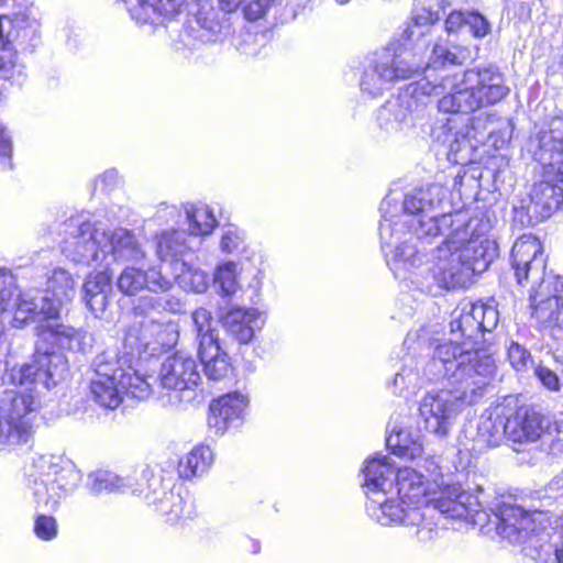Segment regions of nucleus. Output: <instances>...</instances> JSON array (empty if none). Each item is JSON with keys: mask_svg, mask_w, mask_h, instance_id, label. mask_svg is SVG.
<instances>
[{"mask_svg": "<svg viewBox=\"0 0 563 563\" xmlns=\"http://www.w3.org/2000/svg\"><path fill=\"white\" fill-rule=\"evenodd\" d=\"M25 298L10 323L21 329L30 322H37V339L34 360L19 368V382L22 385L37 382L49 389L64 379L68 372V362L60 352L86 353L91 347V336L82 328L58 322V301H44L43 306H36V300L31 299L30 295Z\"/></svg>", "mask_w": 563, "mask_h": 563, "instance_id": "1", "label": "nucleus"}, {"mask_svg": "<svg viewBox=\"0 0 563 563\" xmlns=\"http://www.w3.org/2000/svg\"><path fill=\"white\" fill-rule=\"evenodd\" d=\"M396 494L395 506L401 510H418L424 512L427 508L433 511L423 516L417 523L396 522L406 527L416 528L415 534L419 542L427 543L434 540L439 533L442 516L451 518H467L475 512L477 503L460 484H441L434 479L430 482L424 475L411 467H402L395 476Z\"/></svg>", "mask_w": 563, "mask_h": 563, "instance_id": "2", "label": "nucleus"}, {"mask_svg": "<svg viewBox=\"0 0 563 563\" xmlns=\"http://www.w3.org/2000/svg\"><path fill=\"white\" fill-rule=\"evenodd\" d=\"M79 478L75 466L59 455L37 454L25 465L24 483L37 512L33 530L38 539L52 541L57 537L58 525L51 514L58 509Z\"/></svg>", "mask_w": 563, "mask_h": 563, "instance_id": "3", "label": "nucleus"}, {"mask_svg": "<svg viewBox=\"0 0 563 563\" xmlns=\"http://www.w3.org/2000/svg\"><path fill=\"white\" fill-rule=\"evenodd\" d=\"M428 35L429 33L408 22L397 41L369 58L360 80L362 92L376 98L397 81L422 74L423 60L418 57L428 47Z\"/></svg>", "mask_w": 563, "mask_h": 563, "instance_id": "4", "label": "nucleus"}, {"mask_svg": "<svg viewBox=\"0 0 563 563\" xmlns=\"http://www.w3.org/2000/svg\"><path fill=\"white\" fill-rule=\"evenodd\" d=\"M434 86L437 95H442L438 109L444 113H472L499 102L509 92L503 74L494 66L445 76Z\"/></svg>", "mask_w": 563, "mask_h": 563, "instance_id": "5", "label": "nucleus"}, {"mask_svg": "<svg viewBox=\"0 0 563 563\" xmlns=\"http://www.w3.org/2000/svg\"><path fill=\"white\" fill-rule=\"evenodd\" d=\"M459 341L452 336L439 344L423 368V376L428 380L448 376L451 385L465 388L475 387L478 383L482 391L487 393L496 373L495 360L475 350L472 343Z\"/></svg>", "mask_w": 563, "mask_h": 563, "instance_id": "6", "label": "nucleus"}, {"mask_svg": "<svg viewBox=\"0 0 563 563\" xmlns=\"http://www.w3.org/2000/svg\"><path fill=\"white\" fill-rule=\"evenodd\" d=\"M497 531L510 543L522 544L523 553L542 563H563V516L560 522V542L552 543L551 531L544 525L542 512H527L523 508L504 504L497 515Z\"/></svg>", "mask_w": 563, "mask_h": 563, "instance_id": "7", "label": "nucleus"}, {"mask_svg": "<svg viewBox=\"0 0 563 563\" xmlns=\"http://www.w3.org/2000/svg\"><path fill=\"white\" fill-rule=\"evenodd\" d=\"M132 354L106 351L93 361L95 376L90 383L93 400L113 410L120 406L123 395L144 400L151 395L150 383L133 366Z\"/></svg>", "mask_w": 563, "mask_h": 563, "instance_id": "8", "label": "nucleus"}, {"mask_svg": "<svg viewBox=\"0 0 563 563\" xmlns=\"http://www.w3.org/2000/svg\"><path fill=\"white\" fill-rule=\"evenodd\" d=\"M388 198L380 205L379 239L382 251L395 278L411 280L418 284L419 277L424 278L429 267H423V254L412 243L415 233L405 230V222L394 220V211L399 210L398 202Z\"/></svg>", "mask_w": 563, "mask_h": 563, "instance_id": "9", "label": "nucleus"}, {"mask_svg": "<svg viewBox=\"0 0 563 563\" xmlns=\"http://www.w3.org/2000/svg\"><path fill=\"white\" fill-rule=\"evenodd\" d=\"M363 487L367 496L366 511L368 516L382 526L393 522L417 523L423 516L430 515L432 508L424 512L418 510H401L395 506L394 489L396 471L388 457L367 459L362 468Z\"/></svg>", "mask_w": 563, "mask_h": 563, "instance_id": "10", "label": "nucleus"}, {"mask_svg": "<svg viewBox=\"0 0 563 563\" xmlns=\"http://www.w3.org/2000/svg\"><path fill=\"white\" fill-rule=\"evenodd\" d=\"M444 197L445 190L442 186L430 184L412 189L401 202L391 195L386 196L382 202L388 198L394 200L393 203L397 201L399 210L394 211V220L404 221L405 230L413 232L416 239L424 240L444 235L450 229L443 224V219L455 217V213H443L439 217L437 212Z\"/></svg>", "mask_w": 563, "mask_h": 563, "instance_id": "11", "label": "nucleus"}, {"mask_svg": "<svg viewBox=\"0 0 563 563\" xmlns=\"http://www.w3.org/2000/svg\"><path fill=\"white\" fill-rule=\"evenodd\" d=\"M443 224L449 225L446 243L460 250L464 261L471 266L473 274L485 272L497 256L495 241L486 238L493 224L488 217L468 218L464 212H455V217H446Z\"/></svg>", "mask_w": 563, "mask_h": 563, "instance_id": "12", "label": "nucleus"}, {"mask_svg": "<svg viewBox=\"0 0 563 563\" xmlns=\"http://www.w3.org/2000/svg\"><path fill=\"white\" fill-rule=\"evenodd\" d=\"M485 394L481 384L472 388L451 385V388L429 391L419 402V421L426 431L443 439L464 406L478 402Z\"/></svg>", "mask_w": 563, "mask_h": 563, "instance_id": "13", "label": "nucleus"}, {"mask_svg": "<svg viewBox=\"0 0 563 563\" xmlns=\"http://www.w3.org/2000/svg\"><path fill=\"white\" fill-rule=\"evenodd\" d=\"M487 115L472 117L460 126L457 119L449 118L432 131L438 154L445 155L453 164L464 165L472 161L473 152L490 134Z\"/></svg>", "mask_w": 563, "mask_h": 563, "instance_id": "14", "label": "nucleus"}, {"mask_svg": "<svg viewBox=\"0 0 563 563\" xmlns=\"http://www.w3.org/2000/svg\"><path fill=\"white\" fill-rule=\"evenodd\" d=\"M75 294V280L73 276L63 268H54L46 280V288L43 290L31 289L24 292L18 291L14 277L5 268L0 267V314L8 313L14 317L23 299L30 295L31 299L36 300V306H43L45 302L58 301V311H60L64 300L70 299Z\"/></svg>", "mask_w": 563, "mask_h": 563, "instance_id": "15", "label": "nucleus"}, {"mask_svg": "<svg viewBox=\"0 0 563 563\" xmlns=\"http://www.w3.org/2000/svg\"><path fill=\"white\" fill-rule=\"evenodd\" d=\"M63 232L65 236L60 242V249L66 257L88 265H103V262H107L104 247L109 244L108 230L100 223L75 217L64 223Z\"/></svg>", "mask_w": 563, "mask_h": 563, "instance_id": "16", "label": "nucleus"}, {"mask_svg": "<svg viewBox=\"0 0 563 563\" xmlns=\"http://www.w3.org/2000/svg\"><path fill=\"white\" fill-rule=\"evenodd\" d=\"M141 317L130 325L123 341V353L132 354L133 361L143 355L154 356L177 343L179 333L175 322L162 321L150 313Z\"/></svg>", "mask_w": 563, "mask_h": 563, "instance_id": "17", "label": "nucleus"}, {"mask_svg": "<svg viewBox=\"0 0 563 563\" xmlns=\"http://www.w3.org/2000/svg\"><path fill=\"white\" fill-rule=\"evenodd\" d=\"M438 96L434 82L428 78L410 84L397 96L389 98L377 112V123L387 134H397L413 125V113L420 97Z\"/></svg>", "mask_w": 563, "mask_h": 563, "instance_id": "18", "label": "nucleus"}, {"mask_svg": "<svg viewBox=\"0 0 563 563\" xmlns=\"http://www.w3.org/2000/svg\"><path fill=\"white\" fill-rule=\"evenodd\" d=\"M498 322L497 310L484 303L463 300L451 313L450 333L456 340L475 343L485 331H492Z\"/></svg>", "mask_w": 563, "mask_h": 563, "instance_id": "19", "label": "nucleus"}, {"mask_svg": "<svg viewBox=\"0 0 563 563\" xmlns=\"http://www.w3.org/2000/svg\"><path fill=\"white\" fill-rule=\"evenodd\" d=\"M158 377L162 387L173 390L179 402L194 399L195 387L200 380L196 360L184 351H177L165 358Z\"/></svg>", "mask_w": 563, "mask_h": 563, "instance_id": "20", "label": "nucleus"}, {"mask_svg": "<svg viewBox=\"0 0 563 563\" xmlns=\"http://www.w3.org/2000/svg\"><path fill=\"white\" fill-rule=\"evenodd\" d=\"M543 177L532 186L529 203L514 207L515 220L525 225H534L550 218L563 203V187L553 181L551 173L544 172Z\"/></svg>", "mask_w": 563, "mask_h": 563, "instance_id": "21", "label": "nucleus"}, {"mask_svg": "<svg viewBox=\"0 0 563 563\" xmlns=\"http://www.w3.org/2000/svg\"><path fill=\"white\" fill-rule=\"evenodd\" d=\"M446 232L443 236H445L443 241V246H439L437 250V262L429 268L431 271L432 277L434 282L441 288L445 289H455L466 287L474 275L471 266L464 261L463 256H467L466 254H461L460 250H454V247H450L446 243Z\"/></svg>", "mask_w": 563, "mask_h": 563, "instance_id": "22", "label": "nucleus"}, {"mask_svg": "<svg viewBox=\"0 0 563 563\" xmlns=\"http://www.w3.org/2000/svg\"><path fill=\"white\" fill-rule=\"evenodd\" d=\"M249 397L240 391L230 393L213 400L209 406L208 426L216 434L239 428L245 420Z\"/></svg>", "mask_w": 563, "mask_h": 563, "instance_id": "23", "label": "nucleus"}, {"mask_svg": "<svg viewBox=\"0 0 563 563\" xmlns=\"http://www.w3.org/2000/svg\"><path fill=\"white\" fill-rule=\"evenodd\" d=\"M11 384L20 389H5L0 398V415L13 420H29L38 408V401L33 395V387L42 383L20 384L19 371L10 375Z\"/></svg>", "mask_w": 563, "mask_h": 563, "instance_id": "24", "label": "nucleus"}, {"mask_svg": "<svg viewBox=\"0 0 563 563\" xmlns=\"http://www.w3.org/2000/svg\"><path fill=\"white\" fill-rule=\"evenodd\" d=\"M189 12L198 27L197 36L201 42H216L230 33L231 23L228 13L216 9L209 0H196L190 5ZM191 27L196 31L194 25Z\"/></svg>", "mask_w": 563, "mask_h": 563, "instance_id": "25", "label": "nucleus"}, {"mask_svg": "<svg viewBox=\"0 0 563 563\" xmlns=\"http://www.w3.org/2000/svg\"><path fill=\"white\" fill-rule=\"evenodd\" d=\"M137 24H161L173 19L189 5V0H122Z\"/></svg>", "mask_w": 563, "mask_h": 563, "instance_id": "26", "label": "nucleus"}, {"mask_svg": "<svg viewBox=\"0 0 563 563\" xmlns=\"http://www.w3.org/2000/svg\"><path fill=\"white\" fill-rule=\"evenodd\" d=\"M172 286V280L163 276L161 271L155 267L144 271L140 267L126 266L117 279L118 289L126 296H135L143 289L164 292L169 290Z\"/></svg>", "mask_w": 563, "mask_h": 563, "instance_id": "27", "label": "nucleus"}, {"mask_svg": "<svg viewBox=\"0 0 563 563\" xmlns=\"http://www.w3.org/2000/svg\"><path fill=\"white\" fill-rule=\"evenodd\" d=\"M222 327L228 335L240 344L250 343L256 329L263 327L265 319L255 308L242 309L239 307L229 309L220 317Z\"/></svg>", "mask_w": 563, "mask_h": 563, "instance_id": "28", "label": "nucleus"}, {"mask_svg": "<svg viewBox=\"0 0 563 563\" xmlns=\"http://www.w3.org/2000/svg\"><path fill=\"white\" fill-rule=\"evenodd\" d=\"M505 423L508 440L515 443L536 441L543 432L542 416L525 407H520L514 412L510 408Z\"/></svg>", "mask_w": 563, "mask_h": 563, "instance_id": "29", "label": "nucleus"}, {"mask_svg": "<svg viewBox=\"0 0 563 563\" xmlns=\"http://www.w3.org/2000/svg\"><path fill=\"white\" fill-rule=\"evenodd\" d=\"M24 21L20 18L11 19L8 15L0 16V75L10 79L15 68V51L13 43L16 42L22 33L26 34V30L22 29Z\"/></svg>", "mask_w": 563, "mask_h": 563, "instance_id": "30", "label": "nucleus"}, {"mask_svg": "<svg viewBox=\"0 0 563 563\" xmlns=\"http://www.w3.org/2000/svg\"><path fill=\"white\" fill-rule=\"evenodd\" d=\"M109 244L107 249V262H103L104 267H108L111 261L139 263L145 257V252L136 238L126 229H115L108 231Z\"/></svg>", "mask_w": 563, "mask_h": 563, "instance_id": "31", "label": "nucleus"}, {"mask_svg": "<svg viewBox=\"0 0 563 563\" xmlns=\"http://www.w3.org/2000/svg\"><path fill=\"white\" fill-rule=\"evenodd\" d=\"M142 477L146 482L145 485H140L139 488L133 489V493H137L148 505L155 506L156 510L161 511L162 505L167 504L169 496L178 486L172 476H165L162 471L155 473L150 467L143 470Z\"/></svg>", "mask_w": 563, "mask_h": 563, "instance_id": "32", "label": "nucleus"}, {"mask_svg": "<svg viewBox=\"0 0 563 563\" xmlns=\"http://www.w3.org/2000/svg\"><path fill=\"white\" fill-rule=\"evenodd\" d=\"M112 292V276L106 267L90 273L82 285V298L87 308L96 316L102 314Z\"/></svg>", "mask_w": 563, "mask_h": 563, "instance_id": "33", "label": "nucleus"}, {"mask_svg": "<svg viewBox=\"0 0 563 563\" xmlns=\"http://www.w3.org/2000/svg\"><path fill=\"white\" fill-rule=\"evenodd\" d=\"M301 1L290 0V5L282 8L283 0H243L242 10L249 21H257L273 14L274 21L285 23L297 16V8Z\"/></svg>", "mask_w": 563, "mask_h": 563, "instance_id": "34", "label": "nucleus"}, {"mask_svg": "<svg viewBox=\"0 0 563 563\" xmlns=\"http://www.w3.org/2000/svg\"><path fill=\"white\" fill-rule=\"evenodd\" d=\"M510 408L496 406L481 416L477 424V440L487 446H497L504 438L508 440L506 419Z\"/></svg>", "mask_w": 563, "mask_h": 563, "instance_id": "35", "label": "nucleus"}, {"mask_svg": "<svg viewBox=\"0 0 563 563\" xmlns=\"http://www.w3.org/2000/svg\"><path fill=\"white\" fill-rule=\"evenodd\" d=\"M32 438L31 421L13 420L0 415V452H12L29 446Z\"/></svg>", "mask_w": 563, "mask_h": 563, "instance_id": "36", "label": "nucleus"}, {"mask_svg": "<svg viewBox=\"0 0 563 563\" xmlns=\"http://www.w3.org/2000/svg\"><path fill=\"white\" fill-rule=\"evenodd\" d=\"M386 445L394 454L406 459L413 460L423 452L421 434L406 429L396 421L386 438Z\"/></svg>", "mask_w": 563, "mask_h": 563, "instance_id": "37", "label": "nucleus"}, {"mask_svg": "<svg viewBox=\"0 0 563 563\" xmlns=\"http://www.w3.org/2000/svg\"><path fill=\"white\" fill-rule=\"evenodd\" d=\"M205 345L199 346L198 354L206 376L211 380H221L230 371L229 356L220 345L210 336L205 339Z\"/></svg>", "mask_w": 563, "mask_h": 563, "instance_id": "38", "label": "nucleus"}, {"mask_svg": "<svg viewBox=\"0 0 563 563\" xmlns=\"http://www.w3.org/2000/svg\"><path fill=\"white\" fill-rule=\"evenodd\" d=\"M538 142L534 157L540 164H549L551 158L563 155V115L551 120L549 130L539 133Z\"/></svg>", "mask_w": 563, "mask_h": 563, "instance_id": "39", "label": "nucleus"}, {"mask_svg": "<svg viewBox=\"0 0 563 563\" xmlns=\"http://www.w3.org/2000/svg\"><path fill=\"white\" fill-rule=\"evenodd\" d=\"M192 249L184 230L163 232L157 238L156 253L162 261L170 260L176 266L181 264L184 256Z\"/></svg>", "mask_w": 563, "mask_h": 563, "instance_id": "40", "label": "nucleus"}, {"mask_svg": "<svg viewBox=\"0 0 563 563\" xmlns=\"http://www.w3.org/2000/svg\"><path fill=\"white\" fill-rule=\"evenodd\" d=\"M445 30L449 33L484 37L488 34L490 25L486 18L476 11H455L446 18Z\"/></svg>", "mask_w": 563, "mask_h": 563, "instance_id": "41", "label": "nucleus"}, {"mask_svg": "<svg viewBox=\"0 0 563 563\" xmlns=\"http://www.w3.org/2000/svg\"><path fill=\"white\" fill-rule=\"evenodd\" d=\"M471 58V52L461 45L446 42L435 43L427 63L423 62L424 70L428 68H440L446 66H460Z\"/></svg>", "mask_w": 563, "mask_h": 563, "instance_id": "42", "label": "nucleus"}, {"mask_svg": "<svg viewBox=\"0 0 563 563\" xmlns=\"http://www.w3.org/2000/svg\"><path fill=\"white\" fill-rule=\"evenodd\" d=\"M213 463V453L209 446H195L178 464L179 476L185 479L203 475Z\"/></svg>", "mask_w": 563, "mask_h": 563, "instance_id": "43", "label": "nucleus"}, {"mask_svg": "<svg viewBox=\"0 0 563 563\" xmlns=\"http://www.w3.org/2000/svg\"><path fill=\"white\" fill-rule=\"evenodd\" d=\"M421 384L422 377L419 373L418 361L411 355H405L402 365L391 383L393 393L402 395L406 391H415Z\"/></svg>", "mask_w": 563, "mask_h": 563, "instance_id": "44", "label": "nucleus"}, {"mask_svg": "<svg viewBox=\"0 0 563 563\" xmlns=\"http://www.w3.org/2000/svg\"><path fill=\"white\" fill-rule=\"evenodd\" d=\"M162 515L167 517L170 523H177L181 519H190L195 515V505L188 492L183 493L181 486L169 496L166 505H162Z\"/></svg>", "mask_w": 563, "mask_h": 563, "instance_id": "45", "label": "nucleus"}, {"mask_svg": "<svg viewBox=\"0 0 563 563\" xmlns=\"http://www.w3.org/2000/svg\"><path fill=\"white\" fill-rule=\"evenodd\" d=\"M186 303L175 296H146L142 297L134 306L133 311L135 316L150 313L153 316L155 312L167 311L170 313H181L185 311Z\"/></svg>", "mask_w": 563, "mask_h": 563, "instance_id": "46", "label": "nucleus"}, {"mask_svg": "<svg viewBox=\"0 0 563 563\" xmlns=\"http://www.w3.org/2000/svg\"><path fill=\"white\" fill-rule=\"evenodd\" d=\"M87 485L95 494L133 492L130 478L121 477L110 471H97L89 474Z\"/></svg>", "mask_w": 563, "mask_h": 563, "instance_id": "47", "label": "nucleus"}, {"mask_svg": "<svg viewBox=\"0 0 563 563\" xmlns=\"http://www.w3.org/2000/svg\"><path fill=\"white\" fill-rule=\"evenodd\" d=\"M190 235L209 234L217 224V220L208 206H187L185 208Z\"/></svg>", "mask_w": 563, "mask_h": 563, "instance_id": "48", "label": "nucleus"}, {"mask_svg": "<svg viewBox=\"0 0 563 563\" xmlns=\"http://www.w3.org/2000/svg\"><path fill=\"white\" fill-rule=\"evenodd\" d=\"M507 361L517 373H527L534 367L531 351L520 338H510L506 341Z\"/></svg>", "mask_w": 563, "mask_h": 563, "instance_id": "49", "label": "nucleus"}, {"mask_svg": "<svg viewBox=\"0 0 563 563\" xmlns=\"http://www.w3.org/2000/svg\"><path fill=\"white\" fill-rule=\"evenodd\" d=\"M175 279L181 287L198 294L206 291L209 284L208 275L186 261H181L180 273L175 276Z\"/></svg>", "mask_w": 563, "mask_h": 563, "instance_id": "50", "label": "nucleus"}, {"mask_svg": "<svg viewBox=\"0 0 563 563\" xmlns=\"http://www.w3.org/2000/svg\"><path fill=\"white\" fill-rule=\"evenodd\" d=\"M192 323L195 325L199 346H203L205 339L211 338L219 341L216 330L212 328V316L206 308H198L191 313Z\"/></svg>", "mask_w": 563, "mask_h": 563, "instance_id": "51", "label": "nucleus"}, {"mask_svg": "<svg viewBox=\"0 0 563 563\" xmlns=\"http://www.w3.org/2000/svg\"><path fill=\"white\" fill-rule=\"evenodd\" d=\"M214 280L220 285L224 295L230 296L234 294L238 289L236 264L227 262L220 265L216 272Z\"/></svg>", "mask_w": 563, "mask_h": 563, "instance_id": "52", "label": "nucleus"}, {"mask_svg": "<svg viewBox=\"0 0 563 563\" xmlns=\"http://www.w3.org/2000/svg\"><path fill=\"white\" fill-rule=\"evenodd\" d=\"M244 245V236L239 229L230 227L225 229L221 236L220 247L225 253L240 251Z\"/></svg>", "mask_w": 563, "mask_h": 563, "instance_id": "53", "label": "nucleus"}, {"mask_svg": "<svg viewBox=\"0 0 563 563\" xmlns=\"http://www.w3.org/2000/svg\"><path fill=\"white\" fill-rule=\"evenodd\" d=\"M534 368V375L540 380V383L548 388L551 391H559L560 390V379L559 376L551 368L539 364Z\"/></svg>", "mask_w": 563, "mask_h": 563, "instance_id": "54", "label": "nucleus"}, {"mask_svg": "<svg viewBox=\"0 0 563 563\" xmlns=\"http://www.w3.org/2000/svg\"><path fill=\"white\" fill-rule=\"evenodd\" d=\"M12 142L5 128L0 124V165L11 168Z\"/></svg>", "mask_w": 563, "mask_h": 563, "instance_id": "55", "label": "nucleus"}, {"mask_svg": "<svg viewBox=\"0 0 563 563\" xmlns=\"http://www.w3.org/2000/svg\"><path fill=\"white\" fill-rule=\"evenodd\" d=\"M121 184V177L115 169H108L95 180L96 188L111 190Z\"/></svg>", "mask_w": 563, "mask_h": 563, "instance_id": "56", "label": "nucleus"}, {"mask_svg": "<svg viewBox=\"0 0 563 563\" xmlns=\"http://www.w3.org/2000/svg\"><path fill=\"white\" fill-rule=\"evenodd\" d=\"M410 23L419 26L422 31L430 34L434 18L431 11L422 9L417 11L409 20Z\"/></svg>", "mask_w": 563, "mask_h": 563, "instance_id": "57", "label": "nucleus"}, {"mask_svg": "<svg viewBox=\"0 0 563 563\" xmlns=\"http://www.w3.org/2000/svg\"><path fill=\"white\" fill-rule=\"evenodd\" d=\"M545 173H551V178L558 185H563V161L561 157L551 158L549 164H541Z\"/></svg>", "mask_w": 563, "mask_h": 563, "instance_id": "58", "label": "nucleus"}, {"mask_svg": "<svg viewBox=\"0 0 563 563\" xmlns=\"http://www.w3.org/2000/svg\"><path fill=\"white\" fill-rule=\"evenodd\" d=\"M220 9L224 13L234 12L241 4L243 5V0H218Z\"/></svg>", "mask_w": 563, "mask_h": 563, "instance_id": "59", "label": "nucleus"}, {"mask_svg": "<svg viewBox=\"0 0 563 563\" xmlns=\"http://www.w3.org/2000/svg\"><path fill=\"white\" fill-rule=\"evenodd\" d=\"M548 488L551 493H563V471L549 483Z\"/></svg>", "mask_w": 563, "mask_h": 563, "instance_id": "60", "label": "nucleus"}, {"mask_svg": "<svg viewBox=\"0 0 563 563\" xmlns=\"http://www.w3.org/2000/svg\"><path fill=\"white\" fill-rule=\"evenodd\" d=\"M7 364L0 361V386L5 384Z\"/></svg>", "mask_w": 563, "mask_h": 563, "instance_id": "61", "label": "nucleus"}, {"mask_svg": "<svg viewBox=\"0 0 563 563\" xmlns=\"http://www.w3.org/2000/svg\"><path fill=\"white\" fill-rule=\"evenodd\" d=\"M431 465H433V470H432V471H430V470L428 468V471H429V473H430V474H429V476H430V477H433V478H432V482H433L434 479H437V481H438V477L440 476V474H438V473L435 474V471L438 470V466H437V465H434V462H431Z\"/></svg>", "mask_w": 563, "mask_h": 563, "instance_id": "62", "label": "nucleus"}, {"mask_svg": "<svg viewBox=\"0 0 563 563\" xmlns=\"http://www.w3.org/2000/svg\"><path fill=\"white\" fill-rule=\"evenodd\" d=\"M339 4H345L350 2V0H335Z\"/></svg>", "mask_w": 563, "mask_h": 563, "instance_id": "63", "label": "nucleus"}, {"mask_svg": "<svg viewBox=\"0 0 563 563\" xmlns=\"http://www.w3.org/2000/svg\"><path fill=\"white\" fill-rule=\"evenodd\" d=\"M4 0H0V3L3 2Z\"/></svg>", "mask_w": 563, "mask_h": 563, "instance_id": "64", "label": "nucleus"}]
</instances>
